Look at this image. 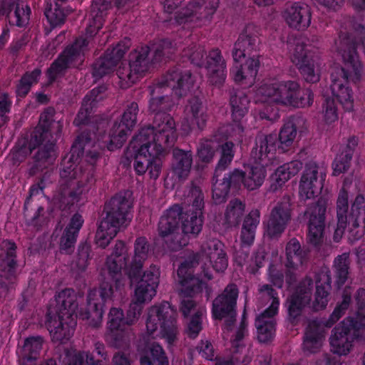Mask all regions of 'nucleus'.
I'll use <instances>...</instances> for the list:
<instances>
[{
    "instance_id": "obj_1",
    "label": "nucleus",
    "mask_w": 365,
    "mask_h": 365,
    "mask_svg": "<svg viewBox=\"0 0 365 365\" xmlns=\"http://www.w3.org/2000/svg\"><path fill=\"white\" fill-rule=\"evenodd\" d=\"M123 274L128 275L133 289L132 302L128 311V322L134 323L138 319L143 305L150 302L156 294L160 270L157 266L153 265L144 272L142 276L140 272L136 271L123 272ZM103 276L106 281L101 283L99 289L90 291L88 296V310L85 313H76L77 296L73 289H66L58 294L56 301L58 307L57 309L49 308L46 322L53 341L63 342L71 336L76 324L74 314L76 317L87 319L91 327H98L101 324L104 303L113 294L110 281L114 282L116 285L115 280L110 277L108 279L107 274ZM124 285L125 279H123L120 289H115L120 290Z\"/></svg>"
},
{
    "instance_id": "obj_2",
    "label": "nucleus",
    "mask_w": 365,
    "mask_h": 365,
    "mask_svg": "<svg viewBox=\"0 0 365 365\" xmlns=\"http://www.w3.org/2000/svg\"><path fill=\"white\" fill-rule=\"evenodd\" d=\"M177 137L173 118L167 113H157L153 126L143 128L130 143L125 157L133 160V167L138 175L148 174L157 179L162 169L161 155L165 145L174 143Z\"/></svg>"
},
{
    "instance_id": "obj_3",
    "label": "nucleus",
    "mask_w": 365,
    "mask_h": 365,
    "mask_svg": "<svg viewBox=\"0 0 365 365\" xmlns=\"http://www.w3.org/2000/svg\"><path fill=\"white\" fill-rule=\"evenodd\" d=\"M192 196L195 197L192 204L189 205L185 212L181 214L180 207L175 205L168 210L160 217L158 232L163 237L168 238L166 243L171 250H177L187 243L185 240L180 242V236L175 233L180 215L184 234L197 236L202 230L203 195L200 190L195 189L192 192Z\"/></svg>"
},
{
    "instance_id": "obj_4",
    "label": "nucleus",
    "mask_w": 365,
    "mask_h": 365,
    "mask_svg": "<svg viewBox=\"0 0 365 365\" xmlns=\"http://www.w3.org/2000/svg\"><path fill=\"white\" fill-rule=\"evenodd\" d=\"M202 258L201 269L203 276L192 277L194 260H186L180 264L178 269L176 283L180 286L181 292L186 291L187 287L194 291H200L206 287L207 282L212 277L211 272L206 269L207 263L216 272H223L227 267V259L223 249V245L217 240H212L202 247Z\"/></svg>"
},
{
    "instance_id": "obj_5",
    "label": "nucleus",
    "mask_w": 365,
    "mask_h": 365,
    "mask_svg": "<svg viewBox=\"0 0 365 365\" xmlns=\"http://www.w3.org/2000/svg\"><path fill=\"white\" fill-rule=\"evenodd\" d=\"M255 101L285 108H306L312 104L313 93L309 89L301 93L295 81L272 80L258 88Z\"/></svg>"
},
{
    "instance_id": "obj_6",
    "label": "nucleus",
    "mask_w": 365,
    "mask_h": 365,
    "mask_svg": "<svg viewBox=\"0 0 365 365\" xmlns=\"http://www.w3.org/2000/svg\"><path fill=\"white\" fill-rule=\"evenodd\" d=\"M149 246L144 237H139L135 243L134 255L130 262H128L127 248L123 242H118L112 255L108 258L103 275L108 279L115 280L116 288L120 289L123 280V272H140L143 263L148 258Z\"/></svg>"
},
{
    "instance_id": "obj_7",
    "label": "nucleus",
    "mask_w": 365,
    "mask_h": 365,
    "mask_svg": "<svg viewBox=\"0 0 365 365\" xmlns=\"http://www.w3.org/2000/svg\"><path fill=\"white\" fill-rule=\"evenodd\" d=\"M344 66L331 73V90L332 95L346 111H352L354 99L352 89L349 86V81L359 79L362 66L355 51H344L341 53Z\"/></svg>"
},
{
    "instance_id": "obj_8",
    "label": "nucleus",
    "mask_w": 365,
    "mask_h": 365,
    "mask_svg": "<svg viewBox=\"0 0 365 365\" xmlns=\"http://www.w3.org/2000/svg\"><path fill=\"white\" fill-rule=\"evenodd\" d=\"M170 49V42L163 40L154 44L151 49L143 46L131 53L129 68L120 66L117 71L120 87L131 86L148 71L150 62L159 61L162 56L169 54Z\"/></svg>"
},
{
    "instance_id": "obj_9",
    "label": "nucleus",
    "mask_w": 365,
    "mask_h": 365,
    "mask_svg": "<svg viewBox=\"0 0 365 365\" xmlns=\"http://www.w3.org/2000/svg\"><path fill=\"white\" fill-rule=\"evenodd\" d=\"M253 26L247 27L235 43L232 57L235 61L231 75L235 81L245 86L254 83L259 67V60L247 58L248 52L256 43L257 35Z\"/></svg>"
},
{
    "instance_id": "obj_10",
    "label": "nucleus",
    "mask_w": 365,
    "mask_h": 365,
    "mask_svg": "<svg viewBox=\"0 0 365 365\" xmlns=\"http://www.w3.org/2000/svg\"><path fill=\"white\" fill-rule=\"evenodd\" d=\"M129 199L118 195L111 199L106 206V216L101 220L96 235V243L106 247L116 235L120 227L126 225L131 219Z\"/></svg>"
},
{
    "instance_id": "obj_11",
    "label": "nucleus",
    "mask_w": 365,
    "mask_h": 365,
    "mask_svg": "<svg viewBox=\"0 0 365 365\" xmlns=\"http://www.w3.org/2000/svg\"><path fill=\"white\" fill-rule=\"evenodd\" d=\"M183 0H161L166 12L174 14L177 24H189L191 26L208 24L219 5V0H194L180 11L175 10Z\"/></svg>"
},
{
    "instance_id": "obj_12",
    "label": "nucleus",
    "mask_w": 365,
    "mask_h": 365,
    "mask_svg": "<svg viewBox=\"0 0 365 365\" xmlns=\"http://www.w3.org/2000/svg\"><path fill=\"white\" fill-rule=\"evenodd\" d=\"M82 146V140L78 138L72 146L69 155L63 160V168L61 171L62 180L68 184L71 189L70 197L72 203L83 201L89 190L91 175L89 173L83 172L81 167L77 163L78 154L76 155Z\"/></svg>"
},
{
    "instance_id": "obj_13",
    "label": "nucleus",
    "mask_w": 365,
    "mask_h": 365,
    "mask_svg": "<svg viewBox=\"0 0 365 365\" xmlns=\"http://www.w3.org/2000/svg\"><path fill=\"white\" fill-rule=\"evenodd\" d=\"M358 301L361 304L356 321L345 319L334 328L330 337L331 351L338 355H346L349 352L354 336H365V290L359 292Z\"/></svg>"
},
{
    "instance_id": "obj_14",
    "label": "nucleus",
    "mask_w": 365,
    "mask_h": 365,
    "mask_svg": "<svg viewBox=\"0 0 365 365\" xmlns=\"http://www.w3.org/2000/svg\"><path fill=\"white\" fill-rule=\"evenodd\" d=\"M175 317V311L167 302L151 307L146 319L147 332L153 334L156 331V336L164 338L169 344H172L176 338Z\"/></svg>"
},
{
    "instance_id": "obj_15",
    "label": "nucleus",
    "mask_w": 365,
    "mask_h": 365,
    "mask_svg": "<svg viewBox=\"0 0 365 365\" xmlns=\"http://www.w3.org/2000/svg\"><path fill=\"white\" fill-rule=\"evenodd\" d=\"M184 56L190 59L191 62L200 66H204L207 71L208 82L217 87L220 86L226 78L225 63L218 49L211 51L203 59V49L200 47H192L184 51Z\"/></svg>"
},
{
    "instance_id": "obj_16",
    "label": "nucleus",
    "mask_w": 365,
    "mask_h": 365,
    "mask_svg": "<svg viewBox=\"0 0 365 365\" xmlns=\"http://www.w3.org/2000/svg\"><path fill=\"white\" fill-rule=\"evenodd\" d=\"M137 112L138 105L132 103L123 113L120 121L115 123L109 135L103 137V145L100 146L106 147L109 150L122 147L136 123Z\"/></svg>"
},
{
    "instance_id": "obj_17",
    "label": "nucleus",
    "mask_w": 365,
    "mask_h": 365,
    "mask_svg": "<svg viewBox=\"0 0 365 365\" xmlns=\"http://www.w3.org/2000/svg\"><path fill=\"white\" fill-rule=\"evenodd\" d=\"M259 292L262 297L272 300L269 307L256 319L258 339L264 343L271 340L274 336V316L277 313L279 302L273 289L268 285L262 286L259 288Z\"/></svg>"
},
{
    "instance_id": "obj_18",
    "label": "nucleus",
    "mask_w": 365,
    "mask_h": 365,
    "mask_svg": "<svg viewBox=\"0 0 365 365\" xmlns=\"http://www.w3.org/2000/svg\"><path fill=\"white\" fill-rule=\"evenodd\" d=\"M293 63L299 66L305 80L316 83L319 80L323 63L319 56L314 55L304 45L297 43L292 51Z\"/></svg>"
},
{
    "instance_id": "obj_19",
    "label": "nucleus",
    "mask_w": 365,
    "mask_h": 365,
    "mask_svg": "<svg viewBox=\"0 0 365 365\" xmlns=\"http://www.w3.org/2000/svg\"><path fill=\"white\" fill-rule=\"evenodd\" d=\"M326 173L315 163L308 164L301 177L299 195L302 200L314 198L320 194L325 181Z\"/></svg>"
},
{
    "instance_id": "obj_20",
    "label": "nucleus",
    "mask_w": 365,
    "mask_h": 365,
    "mask_svg": "<svg viewBox=\"0 0 365 365\" xmlns=\"http://www.w3.org/2000/svg\"><path fill=\"white\" fill-rule=\"evenodd\" d=\"M88 43L86 39L79 38L70 48H66L48 69V78L52 81L66 68L81 64L84 48Z\"/></svg>"
},
{
    "instance_id": "obj_21",
    "label": "nucleus",
    "mask_w": 365,
    "mask_h": 365,
    "mask_svg": "<svg viewBox=\"0 0 365 365\" xmlns=\"http://www.w3.org/2000/svg\"><path fill=\"white\" fill-rule=\"evenodd\" d=\"M1 247L6 252V259H4L0 268V298H3L11 294L15 288V245L10 241H4Z\"/></svg>"
},
{
    "instance_id": "obj_22",
    "label": "nucleus",
    "mask_w": 365,
    "mask_h": 365,
    "mask_svg": "<svg viewBox=\"0 0 365 365\" xmlns=\"http://www.w3.org/2000/svg\"><path fill=\"white\" fill-rule=\"evenodd\" d=\"M180 286L177 284V289L182 298L181 311L185 317L192 315V319L187 325V334L190 337L195 338L197 336L202 329V320L205 314V309L202 307H197L192 299L193 294L197 292L194 289L187 287L183 292L180 290Z\"/></svg>"
},
{
    "instance_id": "obj_23",
    "label": "nucleus",
    "mask_w": 365,
    "mask_h": 365,
    "mask_svg": "<svg viewBox=\"0 0 365 365\" xmlns=\"http://www.w3.org/2000/svg\"><path fill=\"white\" fill-rule=\"evenodd\" d=\"M238 291L235 285L231 284L226 287L224 292L213 302L212 314L215 319L225 320L227 327L235 316Z\"/></svg>"
},
{
    "instance_id": "obj_24",
    "label": "nucleus",
    "mask_w": 365,
    "mask_h": 365,
    "mask_svg": "<svg viewBox=\"0 0 365 365\" xmlns=\"http://www.w3.org/2000/svg\"><path fill=\"white\" fill-rule=\"evenodd\" d=\"M208 115L206 107L197 97L192 98L185 108V118L182 122L181 130L186 135L192 130L202 129Z\"/></svg>"
},
{
    "instance_id": "obj_25",
    "label": "nucleus",
    "mask_w": 365,
    "mask_h": 365,
    "mask_svg": "<svg viewBox=\"0 0 365 365\" xmlns=\"http://www.w3.org/2000/svg\"><path fill=\"white\" fill-rule=\"evenodd\" d=\"M46 115L42 114L40 117L39 125L37 128V133H40V147L36 156V162L39 168H46L52 164L56 157V153L54 148L55 139L51 135L48 129H45V121Z\"/></svg>"
},
{
    "instance_id": "obj_26",
    "label": "nucleus",
    "mask_w": 365,
    "mask_h": 365,
    "mask_svg": "<svg viewBox=\"0 0 365 365\" xmlns=\"http://www.w3.org/2000/svg\"><path fill=\"white\" fill-rule=\"evenodd\" d=\"M325 212L326 202L319 200L316 205L308 207L305 213L309 220L308 240L314 245L322 240Z\"/></svg>"
},
{
    "instance_id": "obj_27",
    "label": "nucleus",
    "mask_w": 365,
    "mask_h": 365,
    "mask_svg": "<svg viewBox=\"0 0 365 365\" xmlns=\"http://www.w3.org/2000/svg\"><path fill=\"white\" fill-rule=\"evenodd\" d=\"M290 205L288 200L278 203L265 222V232L269 237L281 234L290 218Z\"/></svg>"
},
{
    "instance_id": "obj_28",
    "label": "nucleus",
    "mask_w": 365,
    "mask_h": 365,
    "mask_svg": "<svg viewBox=\"0 0 365 365\" xmlns=\"http://www.w3.org/2000/svg\"><path fill=\"white\" fill-rule=\"evenodd\" d=\"M275 141L274 135L258 136L251 153V162L264 166L272 164L274 157Z\"/></svg>"
},
{
    "instance_id": "obj_29",
    "label": "nucleus",
    "mask_w": 365,
    "mask_h": 365,
    "mask_svg": "<svg viewBox=\"0 0 365 365\" xmlns=\"http://www.w3.org/2000/svg\"><path fill=\"white\" fill-rule=\"evenodd\" d=\"M129 46L130 41L125 39L118 43L103 58L98 60L93 66V76L101 78L112 71L113 67L120 62Z\"/></svg>"
},
{
    "instance_id": "obj_30",
    "label": "nucleus",
    "mask_w": 365,
    "mask_h": 365,
    "mask_svg": "<svg viewBox=\"0 0 365 365\" xmlns=\"http://www.w3.org/2000/svg\"><path fill=\"white\" fill-rule=\"evenodd\" d=\"M282 18L291 28L303 30L311 23V13L307 5L294 3L287 6L282 12Z\"/></svg>"
},
{
    "instance_id": "obj_31",
    "label": "nucleus",
    "mask_w": 365,
    "mask_h": 365,
    "mask_svg": "<svg viewBox=\"0 0 365 365\" xmlns=\"http://www.w3.org/2000/svg\"><path fill=\"white\" fill-rule=\"evenodd\" d=\"M245 179V173L235 169L227 175H225L222 180H217L212 189V198L215 203L222 202L230 188L237 189L243 185Z\"/></svg>"
},
{
    "instance_id": "obj_32",
    "label": "nucleus",
    "mask_w": 365,
    "mask_h": 365,
    "mask_svg": "<svg viewBox=\"0 0 365 365\" xmlns=\"http://www.w3.org/2000/svg\"><path fill=\"white\" fill-rule=\"evenodd\" d=\"M302 168L299 161H292L277 168L270 177V187L277 190L285 184L292 176L295 175Z\"/></svg>"
},
{
    "instance_id": "obj_33",
    "label": "nucleus",
    "mask_w": 365,
    "mask_h": 365,
    "mask_svg": "<svg viewBox=\"0 0 365 365\" xmlns=\"http://www.w3.org/2000/svg\"><path fill=\"white\" fill-rule=\"evenodd\" d=\"M312 284L310 279H307L296 293L291 297L287 302V307L290 317L296 318L300 313L302 309L309 304L310 300L309 287Z\"/></svg>"
},
{
    "instance_id": "obj_34",
    "label": "nucleus",
    "mask_w": 365,
    "mask_h": 365,
    "mask_svg": "<svg viewBox=\"0 0 365 365\" xmlns=\"http://www.w3.org/2000/svg\"><path fill=\"white\" fill-rule=\"evenodd\" d=\"M109 8V4L105 0H94L91 6V17L86 29L88 37L93 36L102 27L103 16Z\"/></svg>"
},
{
    "instance_id": "obj_35",
    "label": "nucleus",
    "mask_w": 365,
    "mask_h": 365,
    "mask_svg": "<svg viewBox=\"0 0 365 365\" xmlns=\"http://www.w3.org/2000/svg\"><path fill=\"white\" fill-rule=\"evenodd\" d=\"M164 84L172 88L177 96H181L192 86L193 81L188 71L185 73L173 72L169 74Z\"/></svg>"
},
{
    "instance_id": "obj_36",
    "label": "nucleus",
    "mask_w": 365,
    "mask_h": 365,
    "mask_svg": "<svg viewBox=\"0 0 365 365\" xmlns=\"http://www.w3.org/2000/svg\"><path fill=\"white\" fill-rule=\"evenodd\" d=\"M365 215V198L362 195L356 197L351 208L349 215V223L351 221L353 229L349 232V238L351 240H356L362 237L364 229L359 227L357 219L359 216Z\"/></svg>"
},
{
    "instance_id": "obj_37",
    "label": "nucleus",
    "mask_w": 365,
    "mask_h": 365,
    "mask_svg": "<svg viewBox=\"0 0 365 365\" xmlns=\"http://www.w3.org/2000/svg\"><path fill=\"white\" fill-rule=\"evenodd\" d=\"M330 289V277L327 272H322L317 282V290L312 308L314 310L324 309L328 302V294Z\"/></svg>"
},
{
    "instance_id": "obj_38",
    "label": "nucleus",
    "mask_w": 365,
    "mask_h": 365,
    "mask_svg": "<svg viewBox=\"0 0 365 365\" xmlns=\"http://www.w3.org/2000/svg\"><path fill=\"white\" fill-rule=\"evenodd\" d=\"M346 184L339 192L336 202L337 227L334 233V239L338 241L344 234L347 223L348 193L345 190Z\"/></svg>"
},
{
    "instance_id": "obj_39",
    "label": "nucleus",
    "mask_w": 365,
    "mask_h": 365,
    "mask_svg": "<svg viewBox=\"0 0 365 365\" xmlns=\"http://www.w3.org/2000/svg\"><path fill=\"white\" fill-rule=\"evenodd\" d=\"M83 223V220L80 215H75L71 218L61 239L60 247L61 250L68 252L69 250L73 247Z\"/></svg>"
},
{
    "instance_id": "obj_40",
    "label": "nucleus",
    "mask_w": 365,
    "mask_h": 365,
    "mask_svg": "<svg viewBox=\"0 0 365 365\" xmlns=\"http://www.w3.org/2000/svg\"><path fill=\"white\" fill-rule=\"evenodd\" d=\"M287 262L286 267L291 271H299L302 269L305 255L300 250V245L295 240H291L286 247Z\"/></svg>"
},
{
    "instance_id": "obj_41",
    "label": "nucleus",
    "mask_w": 365,
    "mask_h": 365,
    "mask_svg": "<svg viewBox=\"0 0 365 365\" xmlns=\"http://www.w3.org/2000/svg\"><path fill=\"white\" fill-rule=\"evenodd\" d=\"M259 222V212L252 210L245 217L240 234L242 246H250L255 240V230Z\"/></svg>"
},
{
    "instance_id": "obj_42",
    "label": "nucleus",
    "mask_w": 365,
    "mask_h": 365,
    "mask_svg": "<svg viewBox=\"0 0 365 365\" xmlns=\"http://www.w3.org/2000/svg\"><path fill=\"white\" fill-rule=\"evenodd\" d=\"M4 6L6 10L14 9V19L12 21L18 26H23L28 24L30 15V9L21 0H4Z\"/></svg>"
},
{
    "instance_id": "obj_43",
    "label": "nucleus",
    "mask_w": 365,
    "mask_h": 365,
    "mask_svg": "<svg viewBox=\"0 0 365 365\" xmlns=\"http://www.w3.org/2000/svg\"><path fill=\"white\" fill-rule=\"evenodd\" d=\"M173 171L178 178L187 176L191 164L192 155L190 152H185L181 150H175L173 152Z\"/></svg>"
},
{
    "instance_id": "obj_44",
    "label": "nucleus",
    "mask_w": 365,
    "mask_h": 365,
    "mask_svg": "<svg viewBox=\"0 0 365 365\" xmlns=\"http://www.w3.org/2000/svg\"><path fill=\"white\" fill-rule=\"evenodd\" d=\"M324 338V332L313 323L310 324L306 331L303 346L305 351L314 353L317 351L322 345Z\"/></svg>"
},
{
    "instance_id": "obj_45",
    "label": "nucleus",
    "mask_w": 365,
    "mask_h": 365,
    "mask_svg": "<svg viewBox=\"0 0 365 365\" xmlns=\"http://www.w3.org/2000/svg\"><path fill=\"white\" fill-rule=\"evenodd\" d=\"M264 167V165L250 162V169L247 171V174H245L243 185L250 190L259 187L262 185L266 176Z\"/></svg>"
},
{
    "instance_id": "obj_46",
    "label": "nucleus",
    "mask_w": 365,
    "mask_h": 365,
    "mask_svg": "<svg viewBox=\"0 0 365 365\" xmlns=\"http://www.w3.org/2000/svg\"><path fill=\"white\" fill-rule=\"evenodd\" d=\"M132 324L128 322V315L125 319L123 318V313L120 309L112 308L110 310L108 326L111 331L125 333Z\"/></svg>"
},
{
    "instance_id": "obj_47",
    "label": "nucleus",
    "mask_w": 365,
    "mask_h": 365,
    "mask_svg": "<svg viewBox=\"0 0 365 365\" xmlns=\"http://www.w3.org/2000/svg\"><path fill=\"white\" fill-rule=\"evenodd\" d=\"M141 365H167L162 347L153 344L141 359Z\"/></svg>"
},
{
    "instance_id": "obj_48",
    "label": "nucleus",
    "mask_w": 365,
    "mask_h": 365,
    "mask_svg": "<svg viewBox=\"0 0 365 365\" xmlns=\"http://www.w3.org/2000/svg\"><path fill=\"white\" fill-rule=\"evenodd\" d=\"M249 100L242 93L232 96L231 105L232 108V117L234 121H240L247 111Z\"/></svg>"
},
{
    "instance_id": "obj_49",
    "label": "nucleus",
    "mask_w": 365,
    "mask_h": 365,
    "mask_svg": "<svg viewBox=\"0 0 365 365\" xmlns=\"http://www.w3.org/2000/svg\"><path fill=\"white\" fill-rule=\"evenodd\" d=\"M64 365H102L100 362H94L93 357L88 352L68 351L64 359Z\"/></svg>"
},
{
    "instance_id": "obj_50",
    "label": "nucleus",
    "mask_w": 365,
    "mask_h": 365,
    "mask_svg": "<svg viewBox=\"0 0 365 365\" xmlns=\"http://www.w3.org/2000/svg\"><path fill=\"white\" fill-rule=\"evenodd\" d=\"M45 15L52 27L60 26L64 21L65 14L57 3L52 5L51 3L47 1Z\"/></svg>"
},
{
    "instance_id": "obj_51",
    "label": "nucleus",
    "mask_w": 365,
    "mask_h": 365,
    "mask_svg": "<svg viewBox=\"0 0 365 365\" xmlns=\"http://www.w3.org/2000/svg\"><path fill=\"white\" fill-rule=\"evenodd\" d=\"M245 210V205L239 200H232L228 205L225 218L230 225H235L238 222Z\"/></svg>"
},
{
    "instance_id": "obj_52",
    "label": "nucleus",
    "mask_w": 365,
    "mask_h": 365,
    "mask_svg": "<svg viewBox=\"0 0 365 365\" xmlns=\"http://www.w3.org/2000/svg\"><path fill=\"white\" fill-rule=\"evenodd\" d=\"M296 136L297 128L295 125L292 122L285 123L282 128L279 135L280 147L282 149H286L290 147Z\"/></svg>"
},
{
    "instance_id": "obj_53",
    "label": "nucleus",
    "mask_w": 365,
    "mask_h": 365,
    "mask_svg": "<svg viewBox=\"0 0 365 365\" xmlns=\"http://www.w3.org/2000/svg\"><path fill=\"white\" fill-rule=\"evenodd\" d=\"M40 73L38 69H36L30 73H26L21 78L17 87V94L20 96H25L29 93L31 86L37 82Z\"/></svg>"
},
{
    "instance_id": "obj_54",
    "label": "nucleus",
    "mask_w": 365,
    "mask_h": 365,
    "mask_svg": "<svg viewBox=\"0 0 365 365\" xmlns=\"http://www.w3.org/2000/svg\"><path fill=\"white\" fill-rule=\"evenodd\" d=\"M349 255L343 254L339 255L334 261V269L338 278L337 282L343 284L348 275Z\"/></svg>"
},
{
    "instance_id": "obj_55",
    "label": "nucleus",
    "mask_w": 365,
    "mask_h": 365,
    "mask_svg": "<svg viewBox=\"0 0 365 365\" xmlns=\"http://www.w3.org/2000/svg\"><path fill=\"white\" fill-rule=\"evenodd\" d=\"M43 339L40 336H32L26 339L23 348L19 351L32 357H37L40 350L41 349Z\"/></svg>"
},
{
    "instance_id": "obj_56",
    "label": "nucleus",
    "mask_w": 365,
    "mask_h": 365,
    "mask_svg": "<svg viewBox=\"0 0 365 365\" xmlns=\"http://www.w3.org/2000/svg\"><path fill=\"white\" fill-rule=\"evenodd\" d=\"M351 159V154L350 151L337 155L332 164L333 175H339L346 171L349 167Z\"/></svg>"
},
{
    "instance_id": "obj_57",
    "label": "nucleus",
    "mask_w": 365,
    "mask_h": 365,
    "mask_svg": "<svg viewBox=\"0 0 365 365\" xmlns=\"http://www.w3.org/2000/svg\"><path fill=\"white\" fill-rule=\"evenodd\" d=\"M160 90V87L155 88L153 93L154 96L150 101L149 108L152 112H156L159 109L168 108L170 106V100L168 97L158 96Z\"/></svg>"
},
{
    "instance_id": "obj_58",
    "label": "nucleus",
    "mask_w": 365,
    "mask_h": 365,
    "mask_svg": "<svg viewBox=\"0 0 365 365\" xmlns=\"http://www.w3.org/2000/svg\"><path fill=\"white\" fill-rule=\"evenodd\" d=\"M233 147L234 145L232 143H226L222 145L221 148V156L217 167L216 173L219 169H224L226 168L232 162L234 157Z\"/></svg>"
},
{
    "instance_id": "obj_59",
    "label": "nucleus",
    "mask_w": 365,
    "mask_h": 365,
    "mask_svg": "<svg viewBox=\"0 0 365 365\" xmlns=\"http://www.w3.org/2000/svg\"><path fill=\"white\" fill-rule=\"evenodd\" d=\"M214 143L211 140L202 142L197 149V156L204 163L210 162L214 155Z\"/></svg>"
},
{
    "instance_id": "obj_60",
    "label": "nucleus",
    "mask_w": 365,
    "mask_h": 365,
    "mask_svg": "<svg viewBox=\"0 0 365 365\" xmlns=\"http://www.w3.org/2000/svg\"><path fill=\"white\" fill-rule=\"evenodd\" d=\"M323 119L327 124H331L338 119L336 108L333 101L327 100L322 110Z\"/></svg>"
},
{
    "instance_id": "obj_61",
    "label": "nucleus",
    "mask_w": 365,
    "mask_h": 365,
    "mask_svg": "<svg viewBox=\"0 0 365 365\" xmlns=\"http://www.w3.org/2000/svg\"><path fill=\"white\" fill-rule=\"evenodd\" d=\"M242 126L237 123L230 125L226 128V137L233 138L237 142L242 140Z\"/></svg>"
},
{
    "instance_id": "obj_62",
    "label": "nucleus",
    "mask_w": 365,
    "mask_h": 365,
    "mask_svg": "<svg viewBox=\"0 0 365 365\" xmlns=\"http://www.w3.org/2000/svg\"><path fill=\"white\" fill-rule=\"evenodd\" d=\"M354 43L356 48L361 50L365 53V28L361 24L355 29Z\"/></svg>"
},
{
    "instance_id": "obj_63",
    "label": "nucleus",
    "mask_w": 365,
    "mask_h": 365,
    "mask_svg": "<svg viewBox=\"0 0 365 365\" xmlns=\"http://www.w3.org/2000/svg\"><path fill=\"white\" fill-rule=\"evenodd\" d=\"M96 91L94 89L91 91V98H92V101H91L92 102L88 103V102H87L86 99L85 100L83 107L80 110L76 118L75 119V123L76 124L83 123L86 120L88 115V109L84 108V107L87 106L88 104L91 105L94 101H98V98H97V96L96 95Z\"/></svg>"
},
{
    "instance_id": "obj_64",
    "label": "nucleus",
    "mask_w": 365,
    "mask_h": 365,
    "mask_svg": "<svg viewBox=\"0 0 365 365\" xmlns=\"http://www.w3.org/2000/svg\"><path fill=\"white\" fill-rule=\"evenodd\" d=\"M10 101L6 94L0 96V127L6 121V114L9 112Z\"/></svg>"
}]
</instances>
